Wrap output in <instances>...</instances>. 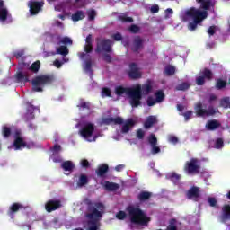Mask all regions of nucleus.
<instances>
[{
    "instance_id": "cd10ccee",
    "label": "nucleus",
    "mask_w": 230,
    "mask_h": 230,
    "mask_svg": "<svg viewBox=\"0 0 230 230\" xmlns=\"http://www.w3.org/2000/svg\"><path fill=\"white\" fill-rule=\"evenodd\" d=\"M156 122H157V118H155V116H149L146 119L144 123V127L146 129L152 128V127H154V125H155Z\"/></svg>"
},
{
    "instance_id": "13d9d810",
    "label": "nucleus",
    "mask_w": 230,
    "mask_h": 230,
    "mask_svg": "<svg viewBox=\"0 0 230 230\" xmlns=\"http://www.w3.org/2000/svg\"><path fill=\"white\" fill-rule=\"evenodd\" d=\"M85 44L93 46L94 44V40H93V34H88L85 39Z\"/></svg>"
},
{
    "instance_id": "4468645a",
    "label": "nucleus",
    "mask_w": 230,
    "mask_h": 230,
    "mask_svg": "<svg viewBox=\"0 0 230 230\" xmlns=\"http://www.w3.org/2000/svg\"><path fill=\"white\" fill-rule=\"evenodd\" d=\"M128 75L131 80H137V79L141 78V72H139L137 64L131 63L129 65V71H128Z\"/></svg>"
},
{
    "instance_id": "393cba45",
    "label": "nucleus",
    "mask_w": 230,
    "mask_h": 230,
    "mask_svg": "<svg viewBox=\"0 0 230 230\" xmlns=\"http://www.w3.org/2000/svg\"><path fill=\"white\" fill-rule=\"evenodd\" d=\"M89 184V177L86 174H80L77 181V188H84Z\"/></svg>"
},
{
    "instance_id": "4c0bfd02",
    "label": "nucleus",
    "mask_w": 230,
    "mask_h": 230,
    "mask_svg": "<svg viewBox=\"0 0 230 230\" xmlns=\"http://www.w3.org/2000/svg\"><path fill=\"white\" fill-rule=\"evenodd\" d=\"M40 69V61L39 60L32 63L31 66L29 67V71H31L32 73H39Z\"/></svg>"
},
{
    "instance_id": "4be33fe9",
    "label": "nucleus",
    "mask_w": 230,
    "mask_h": 230,
    "mask_svg": "<svg viewBox=\"0 0 230 230\" xmlns=\"http://www.w3.org/2000/svg\"><path fill=\"white\" fill-rule=\"evenodd\" d=\"M221 220L222 222H227L228 220H230V205L229 204H226L222 207Z\"/></svg>"
},
{
    "instance_id": "20e7f679",
    "label": "nucleus",
    "mask_w": 230,
    "mask_h": 230,
    "mask_svg": "<svg viewBox=\"0 0 230 230\" xmlns=\"http://www.w3.org/2000/svg\"><path fill=\"white\" fill-rule=\"evenodd\" d=\"M127 211L131 224H136L137 226H148L150 217H148L141 208L129 206L127 208Z\"/></svg>"
},
{
    "instance_id": "f257e3e1",
    "label": "nucleus",
    "mask_w": 230,
    "mask_h": 230,
    "mask_svg": "<svg viewBox=\"0 0 230 230\" xmlns=\"http://www.w3.org/2000/svg\"><path fill=\"white\" fill-rule=\"evenodd\" d=\"M207 18L208 11H200L195 7L187 9L181 15V19L183 22H189L188 30H190V31H195V30H197V26H199V24Z\"/></svg>"
},
{
    "instance_id": "423d86ee",
    "label": "nucleus",
    "mask_w": 230,
    "mask_h": 230,
    "mask_svg": "<svg viewBox=\"0 0 230 230\" xmlns=\"http://www.w3.org/2000/svg\"><path fill=\"white\" fill-rule=\"evenodd\" d=\"M194 111L198 118L215 116L218 112V109H215L213 106H208L207 110L204 109L202 102H198L194 107Z\"/></svg>"
},
{
    "instance_id": "39448f33",
    "label": "nucleus",
    "mask_w": 230,
    "mask_h": 230,
    "mask_svg": "<svg viewBox=\"0 0 230 230\" xmlns=\"http://www.w3.org/2000/svg\"><path fill=\"white\" fill-rule=\"evenodd\" d=\"M53 80H55L53 75H37L31 81L32 91H34V93H42L44 91L43 88L46 87V85H49L53 84Z\"/></svg>"
},
{
    "instance_id": "4d7b16f0",
    "label": "nucleus",
    "mask_w": 230,
    "mask_h": 230,
    "mask_svg": "<svg viewBox=\"0 0 230 230\" xmlns=\"http://www.w3.org/2000/svg\"><path fill=\"white\" fill-rule=\"evenodd\" d=\"M80 164H81L82 168H85V169H87L91 166V164L89 163V160H87V159L81 160Z\"/></svg>"
},
{
    "instance_id": "052dcab7",
    "label": "nucleus",
    "mask_w": 230,
    "mask_h": 230,
    "mask_svg": "<svg viewBox=\"0 0 230 230\" xmlns=\"http://www.w3.org/2000/svg\"><path fill=\"white\" fill-rule=\"evenodd\" d=\"M182 116H184L185 121H190V119H191V116H193V111H188L183 113Z\"/></svg>"
},
{
    "instance_id": "72a5a7b5",
    "label": "nucleus",
    "mask_w": 230,
    "mask_h": 230,
    "mask_svg": "<svg viewBox=\"0 0 230 230\" xmlns=\"http://www.w3.org/2000/svg\"><path fill=\"white\" fill-rule=\"evenodd\" d=\"M155 96L157 103H161L162 102H164V92L163 90H158L155 93Z\"/></svg>"
},
{
    "instance_id": "bb28decb",
    "label": "nucleus",
    "mask_w": 230,
    "mask_h": 230,
    "mask_svg": "<svg viewBox=\"0 0 230 230\" xmlns=\"http://www.w3.org/2000/svg\"><path fill=\"white\" fill-rule=\"evenodd\" d=\"M104 190H106V191H117V190H119V184L111 181H105Z\"/></svg>"
},
{
    "instance_id": "f03ea898",
    "label": "nucleus",
    "mask_w": 230,
    "mask_h": 230,
    "mask_svg": "<svg viewBox=\"0 0 230 230\" xmlns=\"http://www.w3.org/2000/svg\"><path fill=\"white\" fill-rule=\"evenodd\" d=\"M104 209L105 206L102 202H94L88 205L86 218L90 220L87 221V230L100 229V218H102Z\"/></svg>"
},
{
    "instance_id": "bf43d9fd",
    "label": "nucleus",
    "mask_w": 230,
    "mask_h": 230,
    "mask_svg": "<svg viewBox=\"0 0 230 230\" xmlns=\"http://www.w3.org/2000/svg\"><path fill=\"white\" fill-rule=\"evenodd\" d=\"M61 44H69V46L73 45V40H71V38L69 37H64L61 40Z\"/></svg>"
},
{
    "instance_id": "0e129e2a",
    "label": "nucleus",
    "mask_w": 230,
    "mask_h": 230,
    "mask_svg": "<svg viewBox=\"0 0 230 230\" xmlns=\"http://www.w3.org/2000/svg\"><path fill=\"white\" fill-rule=\"evenodd\" d=\"M137 139L145 138V132L141 128L137 130Z\"/></svg>"
},
{
    "instance_id": "6e6d98bb",
    "label": "nucleus",
    "mask_w": 230,
    "mask_h": 230,
    "mask_svg": "<svg viewBox=\"0 0 230 230\" xmlns=\"http://www.w3.org/2000/svg\"><path fill=\"white\" fill-rule=\"evenodd\" d=\"M111 38L113 39V40H115L116 42H119L121 40H123V36L119 33V32H117L115 34H113L111 36Z\"/></svg>"
},
{
    "instance_id": "e2e57ef3",
    "label": "nucleus",
    "mask_w": 230,
    "mask_h": 230,
    "mask_svg": "<svg viewBox=\"0 0 230 230\" xmlns=\"http://www.w3.org/2000/svg\"><path fill=\"white\" fill-rule=\"evenodd\" d=\"M151 152L152 154L155 155V154H159L161 152V147L158 146L157 145L155 146H151Z\"/></svg>"
},
{
    "instance_id": "1a4fd4ad",
    "label": "nucleus",
    "mask_w": 230,
    "mask_h": 230,
    "mask_svg": "<svg viewBox=\"0 0 230 230\" xmlns=\"http://www.w3.org/2000/svg\"><path fill=\"white\" fill-rule=\"evenodd\" d=\"M13 146H14V150H22V148H26V141L22 138L21 130L19 129H16L14 132Z\"/></svg>"
},
{
    "instance_id": "f704fd0d",
    "label": "nucleus",
    "mask_w": 230,
    "mask_h": 230,
    "mask_svg": "<svg viewBox=\"0 0 230 230\" xmlns=\"http://www.w3.org/2000/svg\"><path fill=\"white\" fill-rule=\"evenodd\" d=\"M57 54L66 57L69 55V49L66 46H60L57 49Z\"/></svg>"
},
{
    "instance_id": "7ed1b4c3",
    "label": "nucleus",
    "mask_w": 230,
    "mask_h": 230,
    "mask_svg": "<svg viewBox=\"0 0 230 230\" xmlns=\"http://www.w3.org/2000/svg\"><path fill=\"white\" fill-rule=\"evenodd\" d=\"M115 94L123 96L125 94L129 98V105L133 109H137L141 105V88L139 86L123 87L122 85L116 86Z\"/></svg>"
},
{
    "instance_id": "864d4df0",
    "label": "nucleus",
    "mask_w": 230,
    "mask_h": 230,
    "mask_svg": "<svg viewBox=\"0 0 230 230\" xmlns=\"http://www.w3.org/2000/svg\"><path fill=\"white\" fill-rule=\"evenodd\" d=\"M146 103L148 107H154L155 105L156 100L154 99L152 96L147 97Z\"/></svg>"
},
{
    "instance_id": "ddd939ff",
    "label": "nucleus",
    "mask_w": 230,
    "mask_h": 230,
    "mask_svg": "<svg viewBox=\"0 0 230 230\" xmlns=\"http://www.w3.org/2000/svg\"><path fill=\"white\" fill-rule=\"evenodd\" d=\"M62 208V202L58 199H50L45 204V209L48 213H52V211H57Z\"/></svg>"
},
{
    "instance_id": "3c124183",
    "label": "nucleus",
    "mask_w": 230,
    "mask_h": 230,
    "mask_svg": "<svg viewBox=\"0 0 230 230\" xmlns=\"http://www.w3.org/2000/svg\"><path fill=\"white\" fill-rule=\"evenodd\" d=\"M78 109H86L89 111L91 109V104L87 102H81L79 105H77Z\"/></svg>"
},
{
    "instance_id": "c756f323",
    "label": "nucleus",
    "mask_w": 230,
    "mask_h": 230,
    "mask_svg": "<svg viewBox=\"0 0 230 230\" xmlns=\"http://www.w3.org/2000/svg\"><path fill=\"white\" fill-rule=\"evenodd\" d=\"M61 168L64 169L65 172H73V170H75V164L67 160L61 164Z\"/></svg>"
},
{
    "instance_id": "dca6fc26",
    "label": "nucleus",
    "mask_w": 230,
    "mask_h": 230,
    "mask_svg": "<svg viewBox=\"0 0 230 230\" xmlns=\"http://www.w3.org/2000/svg\"><path fill=\"white\" fill-rule=\"evenodd\" d=\"M144 42L145 40H143V38H140V36H136L133 39V45L131 47V51H133V53H139L140 49H143L144 48Z\"/></svg>"
},
{
    "instance_id": "5fc2aeb1",
    "label": "nucleus",
    "mask_w": 230,
    "mask_h": 230,
    "mask_svg": "<svg viewBox=\"0 0 230 230\" xmlns=\"http://www.w3.org/2000/svg\"><path fill=\"white\" fill-rule=\"evenodd\" d=\"M196 84L197 85H204L206 84V78L202 75H199L196 78Z\"/></svg>"
},
{
    "instance_id": "5701e85b",
    "label": "nucleus",
    "mask_w": 230,
    "mask_h": 230,
    "mask_svg": "<svg viewBox=\"0 0 230 230\" xmlns=\"http://www.w3.org/2000/svg\"><path fill=\"white\" fill-rule=\"evenodd\" d=\"M15 76H16L17 82H23V84L30 82V73L29 72L19 71L16 73Z\"/></svg>"
},
{
    "instance_id": "b1692460",
    "label": "nucleus",
    "mask_w": 230,
    "mask_h": 230,
    "mask_svg": "<svg viewBox=\"0 0 230 230\" xmlns=\"http://www.w3.org/2000/svg\"><path fill=\"white\" fill-rule=\"evenodd\" d=\"M8 19V9L4 7V2L0 0V21L4 22Z\"/></svg>"
},
{
    "instance_id": "c85d7f7f",
    "label": "nucleus",
    "mask_w": 230,
    "mask_h": 230,
    "mask_svg": "<svg viewBox=\"0 0 230 230\" xmlns=\"http://www.w3.org/2000/svg\"><path fill=\"white\" fill-rule=\"evenodd\" d=\"M151 198H152V192H148V191H141L137 195V199L139 200V202H146V200H150Z\"/></svg>"
},
{
    "instance_id": "473e14b6",
    "label": "nucleus",
    "mask_w": 230,
    "mask_h": 230,
    "mask_svg": "<svg viewBox=\"0 0 230 230\" xmlns=\"http://www.w3.org/2000/svg\"><path fill=\"white\" fill-rule=\"evenodd\" d=\"M2 136L4 137V139H8L10 136H12V128L8 126H3L2 127Z\"/></svg>"
},
{
    "instance_id": "09e8293b",
    "label": "nucleus",
    "mask_w": 230,
    "mask_h": 230,
    "mask_svg": "<svg viewBox=\"0 0 230 230\" xmlns=\"http://www.w3.org/2000/svg\"><path fill=\"white\" fill-rule=\"evenodd\" d=\"M165 73L168 76H172V75H175V68L172 66H167L165 67Z\"/></svg>"
},
{
    "instance_id": "8fccbe9b",
    "label": "nucleus",
    "mask_w": 230,
    "mask_h": 230,
    "mask_svg": "<svg viewBox=\"0 0 230 230\" xmlns=\"http://www.w3.org/2000/svg\"><path fill=\"white\" fill-rule=\"evenodd\" d=\"M102 60H104L106 64H112V57H111V54H108L107 52L102 55Z\"/></svg>"
},
{
    "instance_id": "7c9ffc66",
    "label": "nucleus",
    "mask_w": 230,
    "mask_h": 230,
    "mask_svg": "<svg viewBox=\"0 0 230 230\" xmlns=\"http://www.w3.org/2000/svg\"><path fill=\"white\" fill-rule=\"evenodd\" d=\"M227 87V82L223 80L222 78H218L216 81L215 88L217 91H222V89H226Z\"/></svg>"
},
{
    "instance_id": "a18cd8bd",
    "label": "nucleus",
    "mask_w": 230,
    "mask_h": 230,
    "mask_svg": "<svg viewBox=\"0 0 230 230\" xmlns=\"http://www.w3.org/2000/svg\"><path fill=\"white\" fill-rule=\"evenodd\" d=\"M200 4L202 10H209V8H211V0H205L204 2H201Z\"/></svg>"
},
{
    "instance_id": "9b49d317",
    "label": "nucleus",
    "mask_w": 230,
    "mask_h": 230,
    "mask_svg": "<svg viewBox=\"0 0 230 230\" xmlns=\"http://www.w3.org/2000/svg\"><path fill=\"white\" fill-rule=\"evenodd\" d=\"M187 199L189 200H194V202H199L200 199V188L197 186H192L186 193Z\"/></svg>"
},
{
    "instance_id": "774afa93",
    "label": "nucleus",
    "mask_w": 230,
    "mask_h": 230,
    "mask_svg": "<svg viewBox=\"0 0 230 230\" xmlns=\"http://www.w3.org/2000/svg\"><path fill=\"white\" fill-rule=\"evenodd\" d=\"M85 53H93V45L85 44L84 47Z\"/></svg>"
},
{
    "instance_id": "e433bc0d",
    "label": "nucleus",
    "mask_w": 230,
    "mask_h": 230,
    "mask_svg": "<svg viewBox=\"0 0 230 230\" xmlns=\"http://www.w3.org/2000/svg\"><path fill=\"white\" fill-rule=\"evenodd\" d=\"M118 20L121 21V22H134V19L132 17H128L127 13H122L119 15Z\"/></svg>"
},
{
    "instance_id": "338daca9",
    "label": "nucleus",
    "mask_w": 230,
    "mask_h": 230,
    "mask_svg": "<svg viewBox=\"0 0 230 230\" xmlns=\"http://www.w3.org/2000/svg\"><path fill=\"white\" fill-rule=\"evenodd\" d=\"M92 67H93V62L91 61V59H87L85 61V69H86V71H91Z\"/></svg>"
},
{
    "instance_id": "a878e982",
    "label": "nucleus",
    "mask_w": 230,
    "mask_h": 230,
    "mask_svg": "<svg viewBox=\"0 0 230 230\" xmlns=\"http://www.w3.org/2000/svg\"><path fill=\"white\" fill-rule=\"evenodd\" d=\"M221 124L217 119L208 120L206 124L207 130H217V128H220Z\"/></svg>"
},
{
    "instance_id": "412c9836",
    "label": "nucleus",
    "mask_w": 230,
    "mask_h": 230,
    "mask_svg": "<svg viewBox=\"0 0 230 230\" xmlns=\"http://www.w3.org/2000/svg\"><path fill=\"white\" fill-rule=\"evenodd\" d=\"M102 123L104 125H111V123H114V125H123V118L116 117V118H103Z\"/></svg>"
},
{
    "instance_id": "680f3d73",
    "label": "nucleus",
    "mask_w": 230,
    "mask_h": 230,
    "mask_svg": "<svg viewBox=\"0 0 230 230\" xmlns=\"http://www.w3.org/2000/svg\"><path fill=\"white\" fill-rule=\"evenodd\" d=\"M208 202L211 208H215L217 206V199L209 197L208 199Z\"/></svg>"
},
{
    "instance_id": "79ce46f5",
    "label": "nucleus",
    "mask_w": 230,
    "mask_h": 230,
    "mask_svg": "<svg viewBox=\"0 0 230 230\" xmlns=\"http://www.w3.org/2000/svg\"><path fill=\"white\" fill-rule=\"evenodd\" d=\"M87 15H88V21H94L96 19V10L91 9L87 11Z\"/></svg>"
},
{
    "instance_id": "0eeeda50",
    "label": "nucleus",
    "mask_w": 230,
    "mask_h": 230,
    "mask_svg": "<svg viewBox=\"0 0 230 230\" xmlns=\"http://www.w3.org/2000/svg\"><path fill=\"white\" fill-rule=\"evenodd\" d=\"M95 53H112V40L110 39H96Z\"/></svg>"
},
{
    "instance_id": "49530a36",
    "label": "nucleus",
    "mask_w": 230,
    "mask_h": 230,
    "mask_svg": "<svg viewBox=\"0 0 230 230\" xmlns=\"http://www.w3.org/2000/svg\"><path fill=\"white\" fill-rule=\"evenodd\" d=\"M128 30L130 33L136 34V33H139V31H141V28H139V26L136 24H131Z\"/></svg>"
},
{
    "instance_id": "c9c22d12",
    "label": "nucleus",
    "mask_w": 230,
    "mask_h": 230,
    "mask_svg": "<svg viewBox=\"0 0 230 230\" xmlns=\"http://www.w3.org/2000/svg\"><path fill=\"white\" fill-rule=\"evenodd\" d=\"M229 103H230V97H223L220 102L219 105L220 107H223V109H229Z\"/></svg>"
},
{
    "instance_id": "58836bf2",
    "label": "nucleus",
    "mask_w": 230,
    "mask_h": 230,
    "mask_svg": "<svg viewBox=\"0 0 230 230\" xmlns=\"http://www.w3.org/2000/svg\"><path fill=\"white\" fill-rule=\"evenodd\" d=\"M191 87V84L188 82H183L176 86V91H188Z\"/></svg>"
},
{
    "instance_id": "f8f14e48",
    "label": "nucleus",
    "mask_w": 230,
    "mask_h": 230,
    "mask_svg": "<svg viewBox=\"0 0 230 230\" xmlns=\"http://www.w3.org/2000/svg\"><path fill=\"white\" fill-rule=\"evenodd\" d=\"M135 87H139L140 88V102L143 100V95L144 96H148L152 93V81L147 80L146 84H144L142 86L141 84H137Z\"/></svg>"
},
{
    "instance_id": "6e6552de",
    "label": "nucleus",
    "mask_w": 230,
    "mask_h": 230,
    "mask_svg": "<svg viewBox=\"0 0 230 230\" xmlns=\"http://www.w3.org/2000/svg\"><path fill=\"white\" fill-rule=\"evenodd\" d=\"M184 172L189 173V175H193V173H199V172H200L199 159L191 158L190 161L186 162L184 165Z\"/></svg>"
},
{
    "instance_id": "aec40b11",
    "label": "nucleus",
    "mask_w": 230,
    "mask_h": 230,
    "mask_svg": "<svg viewBox=\"0 0 230 230\" xmlns=\"http://www.w3.org/2000/svg\"><path fill=\"white\" fill-rule=\"evenodd\" d=\"M109 172V165L107 164H102L97 167L95 173L101 179L105 178V175Z\"/></svg>"
},
{
    "instance_id": "a19ab883",
    "label": "nucleus",
    "mask_w": 230,
    "mask_h": 230,
    "mask_svg": "<svg viewBox=\"0 0 230 230\" xmlns=\"http://www.w3.org/2000/svg\"><path fill=\"white\" fill-rule=\"evenodd\" d=\"M202 75V76L207 78V80H213V72L208 68H204Z\"/></svg>"
},
{
    "instance_id": "f3484780",
    "label": "nucleus",
    "mask_w": 230,
    "mask_h": 230,
    "mask_svg": "<svg viewBox=\"0 0 230 230\" xmlns=\"http://www.w3.org/2000/svg\"><path fill=\"white\" fill-rule=\"evenodd\" d=\"M20 209H24V206L22 204L17 202L13 203L7 211L8 217L13 220V218H15V213H18Z\"/></svg>"
},
{
    "instance_id": "ea45409f",
    "label": "nucleus",
    "mask_w": 230,
    "mask_h": 230,
    "mask_svg": "<svg viewBox=\"0 0 230 230\" xmlns=\"http://www.w3.org/2000/svg\"><path fill=\"white\" fill-rule=\"evenodd\" d=\"M169 179L170 181H172V182H173L174 184H179V181H181V175L177 174L175 172H172L169 175Z\"/></svg>"
},
{
    "instance_id": "2eb2a0df",
    "label": "nucleus",
    "mask_w": 230,
    "mask_h": 230,
    "mask_svg": "<svg viewBox=\"0 0 230 230\" xmlns=\"http://www.w3.org/2000/svg\"><path fill=\"white\" fill-rule=\"evenodd\" d=\"M42 6H44V2L30 1L29 8L31 15H37L42 10Z\"/></svg>"
},
{
    "instance_id": "a211bd4d",
    "label": "nucleus",
    "mask_w": 230,
    "mask_h": 230,
    "mask_svg": "<svg viewBox=\"0 0 230 230\" xmlns=\"http://www.w3.org/2000/svg\"><path fill=\"white\" fill-rule=\"evenodd\" d=\"M134 127H136V120H134V119H128L125 121L124 125H122V128H121L122 134H128V132H130V130H132Z\"/></svg>"
},
{
    "instance_id": "c03bdc74",
    "label": "nucleus",
    "mask_w": 230,
    "mask_h": 230,
    "mask_svg": "<svg viewBox=\"0 0 230 230\" xmlns=\"http://www.w3.org/2000/svg\"><path fill=\"white\" fill-rule=\"evenodd\" d=\"M177 220L175 218H172L169 222V226H167V230H177Z\"/></svg>"
},
{
    "instance_id": "69168bd1",
    "label": "nucleus",
    "mask_w": 230,
    "mask_h": 230,
    "mask_svg": "<svg viewBox=\"0 0 230 230\" xmlns=\"http://www.w3.org/2000/svg\"><path fill=\"white\" fill-rule=\"evenodd\" d=\"M102 94L104 96H108L109 98H111V96H112V92H111V89H109V88H103Z\"/></svg>"
},
{
    "instance_id": "9d476101",
    "label": "nucleus",
    "mask_w": 230,
    "mask_h": 230,
    "mask_svg": "<svg viewBox=\"0 0 230 230\" xmlns=\"http://www.w3.org/2000/svg\"><path fill=\"white\" fill-rule=\"evenodd\" d=\"M80 136L84 139H89L94 134V124L88 122L83 126L79 131Z\"/></svg>"
},
{
    "instance_id": "603ef678",
    "label": "nucleus",
    "mask_w": 230,
    "mask_h": 230,
    "mask_svg": "<svg viewBox=\"0 0 230 230\" xmlns=\"http://www.w3.org/2000/svg\"><path fill=\"white\" fill-rule=\"evenodd\" d=\"M116 218H118V220H125V218H127V213H125L123 210H120L116 214Z\"/></svg>"
},
{
    "instance_id": "6ab92c4d",
    "label": "nucleus",
    "mask_w": 230,
    "mask_h": 230,
    "mask_svg": "<svg viewBox=\"0 0 230 230\" xmlns=\"http://www.w3.org/2000/svg\"><path fill=\"white\" fill-rule=\"evenodd\" d=\"M35 111H39V112H40L39 107L33 106L31 102H27V112L25 114V118L27 120L34 119L35 115L33 113L35 112Z\"/></svg>"
},
{
    "instance_id": "37998d69",
    "label": "nucleus",
    "mask_w": 230,
    "mask_h": 230,
    "mask_svg": "<svg viewBox=\"0 0 230 230\" xmlns=\"http://www.w3.org/2000/svg\"><path fill=\"white\" fill-rule=\"evenodd\" d=\"M148 143L150 144L151 146L157 145V137H155V134L149 135Z\"/></svg>"
},
{
    "instance_id": "de8ad7c7",
    "label": "nucleus",
    "mask_w": 230,
    "mask_h": 230,
    "mask_svg": "<svg viewBox=\"0 0 230 230\" xmlns=\"http://www.w3.org/2000/svg\"><path fill=\"white\" fill-rule=\"evenodd\" d=\"M215 148H217V150H220V148H224V139L223 138H217L216 142H215Z\"/></svg>"
},
{
    "instance_id": "2f4dec72",
    "label": "nucleus",
    "mask_w": 230,
    "mask_h": 230,
    "mask_svg": "<svg viewBox=\"0 0 230 230\" xmlns=\"http://www.w3.org/2000/svg\"><path fill=\"white\" fill-rule=\"evenodd\" d=\"M85 18V14H84V11H76L74 14H72V20L76 22L78 21H82V19Z\"/></svg>"
}]
</instances>
